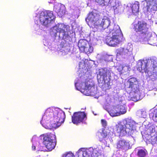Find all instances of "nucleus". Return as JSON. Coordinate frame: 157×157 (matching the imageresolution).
<instances>
[{
	"label": "nucleus",
	"instance_id": "72a5a7b5",
	"mask_svg": "<svg viewBox=\"0 0 157 157\" xmlns=\"http://www.w3.org/2000/svg\"><path fill=\"white\" fill-rule=\"evenodd\" d=\"M147 152V151L144 149H138L137 155L139 157H145Z\"/></svg>",
	"mask_w": 157,
	"mask_h": 157
},
{
	"label": "nucleus",
	"instance_id": "393cba45",
	"mask_svg": "<svg viewBox=\"0 0 157 157\" xmlns=\"http://www.w3.org/2000/svg\"><path fill=\"white\" fill-rule=\"evenodd\" d=\"M128 7H131L132 13L134 14L139 12V8L140 4L139 2L136 1L134 3L132 4L131 3H128L127 4Z\"/></svg>",
	"mask_w": 157,
	"mask_h": 157
},
{
	"label": "nucleus",
	"instance_id": "412c9836",
	"mask_svg": "<svg viewBox=\"0 0 157 157\" xmlns=\"http://www.w3.org/2000/svg\"><path fill=\"white\" fill-rule=\"evenodd\" d=\"M59 46L62 47L61 49L58 50V53L59 55L63 56H65L70 52V46H66L64 42H62Z\"/></svg>",
	"mask_w": 157,
	"mask_h": 157
},
{
	"label": "nucleus",
	"instance_id": "4be33fe9",
	"mask_svg": "<svg viewBox=\"0 0 157 157\" xmlns=\"http://www.w3.org/2000/svg\"><path fill=\"white\" fill-rule=\"evenodd\" d=\"M39 138L36 136H34L31 140L32 142V150L33 151L36 150L37 151H42L40 146L39 145V142L37 141Z\"/></svg>",
	"mask_w": 157,
	"mask_h": 157
},
{
	"label": "nucleus",
	"instance_id": "58836bf2",
	"mask_svg": "<svg viewBox=\"0 0 157 157\" xmlns=\"http://www.w3.org/2000/svg\"><path fill=\"white\" fill-rule=\"evenodd\" d=\"M155 15V14L154 15L152 16V17H154V21H152L151 20H149V21H151L152 22H155V23L157 24V14L156 15L155 17H154V16Z\"/></svg>",
	"mask_w": 157,
	"mask_h": 157
},
{
	"label": "nucleus",
	"instance_id": "39448f33",
	"mask_svg": "<svg viewBox=\"0 0 157 157\" xmlns=\"http://www.w3.org/2000/svg\"><path fill=\"white\" fill-rule=\"evenodd\" d=\"M137 68L140 72H145L152 81H157V59L153 57L138 61Z\"/></svg>",
	"mask_w": 157,
	"mask_h": 157
},
{
	"label": "nucleus",
	"instance_id": "f704fd0d",
	"mask_svg": "<svg viewBox=\"0 0 157 157\" xmlns=\"http://www.w3.org/2000/svg\"><path fill=\"white\" fill-rule=\"evenodd\" d=\"M95 2L102 6L108 5L110 0H94Z\"/></svg>",
	"mask_w": 157,
	"mask_h": 157
},
{
	"label": "nucleus",
	"instance_id": "1a4fd4ad",
	"mask_svg": "<svg viewBox=\"0 0 157 157\" xmlns=\"http://www.w3.org/2000/svg\"><path fill=\"white\" fill-rule=\"evenodd\" d=\"M127 86L131 92L128 96V100L137 101L142 99L144 96V94L139 89V81L136 78H129L127 82Z\"/></svg>",
	"mask_w": 157,
	"mask_h": 157
},
{
	"label": "nucleus",
	"instance_id": "ea45409f",
	"mask_svg": "<svg viewBox=\"0 0 157 157\" xmlns=\"http://www.w3.org/2000/svg\"><path fill=\"white\" fill-rule=\"evenodd\" d=\"M115 157H123V156L120 154L119 152L117 151L115 154Z\"/></svg>",
	"mask_w": 157,
	"mask_h": 157
},
{
	"label": "nucleus",
	"instance_id": "c85d7f7f",
	"mask_svg": "<svg viewBox=\"0 0 157 157\" xmlns=\"http://www.w3.org/2000/svg\"><path fill=\"white\" fill-rule=\"evenodd\" d=\"M100 134L103 138H109L111 137V135L113 134V132H110L109 130L104 129Z\"/></svg>",
	"mask_w": 157,
	"mask_h": 157
},
{
	"label": "nucleus",
	"instance_id": "423d86ee",
	"mask_svg": "<svg viewBox=\"0 0 157 157\" xmlns=\"http://www.w3.org/2000/svg\"><path fill=\"white\" fill-rule=\"evenodd\" d=\"M56 17L52 12L38 9L35 12L34 17L35 30L39 31L42 28L41 26L48 27L51 26L55 22Z\"/></svg>",
	"mask_w": 157,
	"mask_h": 157
},
{
	"label": "nucleus",
	"instance_id": "b1692460",
	"mask_svg": "<svg viewBox=\"0 0 157 157\" xmlns=\"http://www.w3.org/2000/svg\"><path fill=\"white\" fill-rule=\"evenodd\" d=\"M138 32H136L132 34L131 36V39L135 42H140L141 43L144 44V36H141V34Z\"/></svg>",
	"mask_w": 157,
	"mask_h": 157
},
{
	"label": "nucleus",
	"instance_id": "dca6fc26",
	"mask_svg": "<svg viewBox=\"0 0 157 157\" xmlns=\"http://www.w3.org/2000/svg\"><path fill=\"white\" fill-rule=\"evenodd\" d=\"M78 157H90L94 155L97 154V151L94 149L92 147L89 148H82L78 151Z\"/></svg>",
	"mask_w": 157,
	"mask_h": 157
},
{
	"label": "nucleus",
	"instance_id": "6ab92c4d",
	"mask_svg": "<svg viewBox=\"0 0 157 157\" xmlns=\"http://www.w3.org/2000/svg\"><path fill=\"white\" fill-rule=\"evenodd\" d=\"M54 10L58 16L62 17L65 13V7L63 4L59 3H56L54 5Z\"/></svg>",
	"mask_w": 157,
	"mask_h": 157
},
{
	"label": "nucleus",
	"instance_id": "5701e85b",
	"mask_svg": "<svg viewBox=\"0 0 157 157\" xmlns=\"http://www.w3.org/2000/svg\"><path fill=\"white\" fill-rule=\"evenodd\" d=\"M117 148L127 150L130 148L129 144L128 142L124 140H122L119 141L117 143Z\"/></svg>",
	"mask_w": 157,
	"mask_h": 157
},
{
	"label": "nucleus",
	"instance_id": "9d476101",
	"mask_svg": "<svg viewBox=\"0 0 157 157\" xmlns=\"http://www.w3.org/2000/svg\"><path fill=\"white\" fill-rule=\"evenodd\" d=\"M144 2L146 5L143 10L146 17L148 20L154 21V17H152V16L157 10V0H145Z\"/></svg>",
	"mask_w": 157,
	"mask_h": 157
},
{
	"label": "nucleus",
	"instance_id": "2f4dec72",
	"mask_svg": "<svg viewBox=\"0 0 157 157\" xmlns=\"http://www.w3.org/2000/svg\"><path fill=\"white\" fill-rule=\"evenodd\" d=\"M136 114L139 117L143 118H146L147 116L146 111L143 109L138 110L136 113Z\"/></svg>",
	"mask_w": 157,
	"mask_h": 157
},
{
	"label": "nucleus",
	"instance_id": "4468645a",
	"mask_svg": "<svg viewBox=\"0 0 157 157\" xmlns=\"http://www.w3.org/2000/svg\"><path fill=\"white\" fill-rule=\"evenodd\" d=\"M132 25L133 29L136 32H139L141 36H144L150 32L148 30V27L147 23L144 21H138L137 24L134 23Z\"/></svg>",
	"mask_w": 157,
	"mask_h": 157
},
{
	"label": "nucleus",
	"instance_id": "0eeeda50",
	"mask_svg": "<svg viewBox=\"0 0 157 157\" xmlns=\"http://www.w3.org/2000/svg\"><path fill=\"white\" fill-rule=\"evenodd\" d=\"M137 124L132 120L126 118L116 124L114 130L117 135L120 136L126 135H135L137 132L136 130Z\"/></svg>",
	"mask_w": 157,
	"mask_h": 157
},
{
	"label": "nucleus",
	"instance_id": "9b49d317",
	"mask_svg": "<svg viewBox=\"0 0 157 157\" xmlns=\"http://www.w3.org/2000/svg\"><path fill=\"white\" fill-rule=\"evenodd\" d=\"M39 138L43 140V143L49 151L54 149L56 145V136L51 133H47L40 135Z\"/></svg>",
	"mask_w": 157,
	"mask_h": 157
},
{
	"label": "nucleus",
	"instance_id": "7ed1b4c3",
	"mask_svg": "<svg viewBox=\"0 0 157 157\" xmlns=\"http://www.w3.org/2000/svg\"><path fill=\"white\" fill-rule=\"evenodd\" d=\"M65 118V113L58 108H48L43 116L40 124L45 128H57L63 123Z\"/></svg>",
	"mask_w": 157,
	"mask_h": 157
},
{
	"label": "nucleus",
	"instance_id": "a19ab883",
	"mask_svg": "<svg viewBox=\"0 0 157 157\" xmlns=\"http://www.w3.org/2000/svg\"><path fill=\"white\" fill-rule=\"evenodd\" d=\"M74 14H75V12H74ZM72 15V17L74 19H75L76 18H77V19L78 18L79 16V14H74V15Z\"/></svg>",
	"mask_w": 157,
	"mask_h": 157
},
{
	"label": "nucleus",
	"instance_id": "f3484780",
	"mask_svg": "<svg viewBox=\"0 0 157 157\" xmlns=\"http://www.w3.org/2000/svg\"><path fill=\"white\" fill-rule=\"evenodd\" d=\"M144 38V44L147 43L148 44L153 46L157 44V36L155 33L150 32L146 34Z\"/></svg>",
	"mask_w": 157,
	"mask_h": 157
},
{
	"label": "nucleus",
	"instance_id": "f03ea898",
	"mask_svg": "<svg viewBox=\"0 0 157 157\" xmlns=\"http://www.w3.org/2000/svg\"><path fill=\"white\" fill-rule=\"evenodd\" d=\"M88 60H82L79 63L78 73L80 77L75 80V86L77 90L80 91L87 96H93L96 93V89L95 88L94 83L90 81L87 82L83 76L88 72L86 65Z\"/></svg>",
	"mask_w": 157,
	"mask_h": 157
},
{
	"label": "nucleus",
	"instance_id": "c9c22d12",
	"mask_svg": "<svg viewBox=\"0 0 157 157\" xmlns=\"http://www.w3.org/2000/svg\"><path fill=\"white\" fill-rule=\"evenodd\" d=\"M104 58L105 61H109L111 60L112 59V56L110 55H106L104 56Z\"/></svg>",
	"mask_w": 157,
	"mask_h": 157
},
{
	"label": "nucleus",
	"instance_id": "a211bd4d",
	"mask_svg": "<svg viewBox=\"0 0 157 157\" xmlns=\"http://www.w3.org/2000/svg\"><path fill=\"white\" fill-rule=\"evenodd\" d=\"M108 6L113 7L114 12L115 14L121 13L124 11V7L121 3L118 1H116L115 0H110L109 5Z\"/></svg>",
	"mask_w": 157,
	"mask_h": 157
},
{
	"label": "nucleus",
	"instance_id": "6e6552de",
	"mask_svg": "<svg viewBox=\"0 0 157 157\" xmlns=\"http://www.w3.org/2000/svg\"><path fill=\"white\" fill-rule=\"evenodd\" d=\"M115 78L114 74L111 69L102 68L99 70L97 79L99 86L106 90L110 88L112 81Z\"/></svg>",
	"mask_w": 157,
	"mask_h": 157
},
{
	"label": "nucleus",
	"instance_id": "37998d69",
	"mask_svg": "<svg viewBox=\"0 0 157 157\" xmlns=\"http://www.w3.org/2000/svg\"><path fill=\"white\" fill-rule=\"evenodd\" d=\"M155 88L157 90V88L156 87Z\"/></svg>",
	"mask_w": 157,
	"mask_h": 157
},
{
	"label": "nucleus",
	"instance_id": "f8f14e48",
	"mask_svg": "<svg viewBox=\"0 0 157 157\" xmlns=\"http://www.w3.org/2000/svg\"><path fill=\"white\" fill-rule=\"evenodd\" d=\"M132 49V45L130 43H128L124 48H120L117 50V56L120 55L124 58H128L130 59H134Z\"/></svg>",
	"mask_w": 157,
	"mask_h": 157
},
{
	"label": "nucleus",
	"instance_id": "7c9ffc66",
	"mask_svg": "<svg viewBox=\"0 0 157 157\" xmlns=\"http://www.w3.org/2000/svg\"><path fill=\"white\" fill-rule=\"evenodd\" d=\"M149 116L150 118L152 119L153 121L157 122V109L151 110Z\"/></svg>",
	"mask_w": 157,
	"mask_h": 157
},
{
	"label": "nucleus",
	"instance_id": "aec40b11",
	"mask_svg": "<svg viewBox=\"0 0 157 157\" xmlns=\"http://www.w3.org/2000/svg\"><path fill=\"white\" fill-rule=\"evenodd\" d=\"M156 127V125L155 124H148L145 127V133L148 135V137L149 136H152L156 134L155 128Z\"/></svg>",
	"mask_w": 157,
	"mask_h": 157
},
{
	"label": "nucleus",
	"instance_id": "cd10ccee",
	"mask_svg": "<svg viewBox=\"0 0 157 157\" xmlns=\"http://www.w3.org/2000/svg\"><path fill=\"white\" fill-rule=\"evenodd\" d=\"M108 111L111 116L113 117L119 115V114L118 112L117 105L112 106Z\"/></svg>",
	"mask_w": 157,
	"mask_h": 157
},
{
	"label": "nucleus",
	"instance_id": "bb28decb",
	"mask_svg": "<svg viewBox=\"0 0 157 157\" xmlns=\"http://www.w3.org/2000/svg\"><path fill=\"white\" fill-rule=\"evenodd\" d=\"M78 46L80 50L82 52L84 50V48L86 46H89V43L86 40L84 39H81L78 42Z\"/></svg>",
	"mask_w": 157,
	"mask_h": 157
},
{
	"label": "nucleus",
	"instance_id": "a878e982",
	"mask_svg": "<svg viewBox=\"0 0 157 157\" xmlns=\"http://www.w3.org/2000/svg\"><path fill=\"white\" fill-rule=\"evenodd\" d=\"M122 103H123V105L120 103L117 105L118 112L119 114V115L125 113L127 111L126 106L125 105L124 101H123L122 102Z\"/></svg>",
	"mask_w": 157,
	"mask_h": 157
},
{
	"label": "nucleus",
	"instance_id": "c756f323",
	"mask_svg": "<svg viewBox=\"0 0 157 157\" xmlns=\"http://www.w3.org/2000/svg\"><path fill=\"white\" fill-rule=\"evenodd\" d=\"M148 141L153 145H157V134H155L152 136H149L147 137Z\"/></svg>",
	"mask_w": 157,
	"mask_h": 157
},
{
	"label": "nucleus",
	"instance_id": "ddd939ff",
	"mask_svg": "<svg viewBox=\"0 0 157 157\" xmlns=\"http://www.w3.org/2000/svg\"><path fill=\"white\" fill-rule=\"evenodd\" d=\"M100 19L99 15L94 11L88 14L85 20L90 27L96 28L97 29L100 23Z\"/></svg>",
	"mask_w": 157,
	"mask_h": 157
},
{
	"label": "nucleus",
	"instance_id": "4c0bfd02",
	"mask_svg": "<svg viewBox=\"0 0 157 157\" xmlns=\"http://www.w3.org/2000/svg\"><path fill=\"white\" fill-rule=\"evenodd\" d=\"M101 123L102 126L104 127H105L107 125V122L104 119H102L101 120Z\"/></svg>",
	"mask_w": 157,
	"mask_h": 157
},
{
	"label": "nucleus",
	"instance_id": "20e7f679",
	"mask_svg": "<svg viewBox=\"0 0 157 157\" xmlns=\"http://www.w3.org/2000/svg\"><path fill=\"white\" fill-rule=\"evenodd\" d=\"M70 28L68 25L61 23H58L50 29V35L44 37L43 40L44 45L49 48L51 42H57L63 40L67 42L71 41L72 39L69 35Z\"/></svg>",
	"mask_w": 157,
	"mask_h": 157
},
{
	"label": "nucleus",
	"instance_id": "79ce46f5",
	"mask_svg": "<svg viewBox=\"0 0 157 157\" xmlns=\"http://www.w3.org/2000/svg\"><path fill=\"white\" fill-rule=\"evenodd\" d=\"M123 67L122 66H120V68H119V71L120 72L121 71V70H123Z\"/></svg>",
	"mask_w": 157,
	"mask_h": 157
},
{
	"label": "nucleus",
	"instance_id": "2eb2a0df",
	"mask_svg": "<svg viewBox=\"0 0 157 157\" xmlns=\"http://www.w3.org/2000/svg\"><path fill=\"white\" fill-rule=\"evenodd\" d=\"M86 119V114L84 112H75L72 116V122L76 125L81 122L86 123V122H84Z\"/></svg>",
	"mask_w": 157,
	"mask_h": 157
},
{
	"label": "nucleus",
	"instance_id": "e433bc0d",
	"mask_svg": "<svg viewBox=\"0 0 157 157\" xmlns=\"http://www.w3.org/2000/svg\"><path fill=\"white\" fill-rule=\"evenodd\" d=\"M63 157H75L73 154L71 152H69L63 155Z\"/></svg>",
	"mask_w": 157,
	"mask_h": 157
},
{
	"label": "nucleus",
	"instance_id": "473e14b6",
	"mask_svg": "<svg viewBox=\"0 0 157 157\" xmlns=\"http://www.w3.org/2000/svg\"><path fill=\"white\" fill-rule=\"evenodd\" d=\"M84 50L82 51V52H84L87 54H88L93 52V48L89 44V46L85 47Z\"/></svg>",
	"mask_w": 157,
	"mask_h": 157
},
{
	"label": "nucleus",
	"instance_id": "f257e3e1",
	"mask_svg": "<svg viewBox=\"0 0 157 157\" xmlns=\"http://www.w3.org/2000/svg\"><path fill=\"white\" fill-rule=\"evenodd\" d=\"M97 30L104 31L108 34L112 33V36H108L106 39V44L110 46L115 47L123 40V35L119 26L113 23L111 24L110 19L107 17L100 19Z\"/></svg>",
	"mask_w": 157,
	"mask_h": 157
}]
</instances>
